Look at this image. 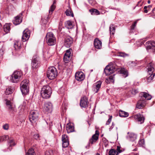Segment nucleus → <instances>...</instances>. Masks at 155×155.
I'll use <instances>...</instances> for the list:
<instances>
[{"label": "nucleus", "mask_w": 155, "mask_h": 155, "mask_svg": "<svg viewBox=\"0 0 155 155\" xmlns=\"http://www.w3.org/2000/svg\"><path fill=\"white\" fill-rule=\"evenodd\" d=\"M118 153L114 149H111L109 152V155H118Z\"/></svg>", "instance_id": "37"}, {"label": "nucleus", "mask_w": 155, "mask_h": 155, "mask_svg": "<svg viewBox=\"0 0 155 155\" xmlns=\"http://www.w3.org/2000/svg\"><path fill=\"white\" fill-rule=\"evenodd\" d=\"M26 155H36V154L34 150L32 148H31L28 150Z\"/></svg>", "instance_id": "39"}, {"label": "nucleus", "mask_w": 155, "mask_h": 155, "mask_svg": "<svg viewBox=\"0 0 155 155\" xmlns=\"http://www.w3.org/2000/svg\"><path fill=\"white\" fill-rule=\"evenodd\" d=\"M114 124L113 123H112V125L111 126V127L110 128H109V130L110 131V130L112 129L114 127Z\"/></svg>", "instance_id": "56"}, {"label": "nucleus", "mask_w": 155, "mask_h": 155, "mask_svg": "<svg viewBox=\"0 0 155 155\" xmlns=\"http://www.w3.org/2000/svg\"><path fill=\"white\" fill-rule=\"evenodd\" d=\"M128 135L126 138L129 141H135L137 138V135L133 133H128Z\"/></svg>", "instance_id": "17"}, {"label": "nucleus", "mask_w": 155, "mask_h": 155, "mask_svg": "<svg viewBox=\"0 0 155 155\" xmlns=\"http://www.w3.org/2000/svg\"><path fill=\"white\" fill-rule=\"evenodd\" d=\"M11 24H6L4 25L3 27V29L4 31L6 33L8 32L10 30V26Z\"/></svg>", "instance_id": "34"}, {"label": "nucleus", "mask_w": 155, "mask_h": 155, "mask_svg": "<svg viewBox=\"0 0 155 155\" xmlns=\"http://www.w3.org/2000/svg\"><path fill=\"white\" fill-rule=\"evenodd\" d=\"M62 23L61 21L59 23V27H61L62 26Z\"/></svg>", "instance_id": "58"}, {"label": "nucleus", "mask_w": 155, "mask_h": 155, "mask_svg": "<svg viewBox=\"0 0 155 155\" xmlns=\"http://www.w3.org/2000/svg\"><path fill=\"white\" fill-rule=\"evenodd\" d=\"M144 12L145 13H147L148 12V9L147 8H144Z\"/></svg>", "instance_id": "57"}, {"label": "nucleus", "mask_w": 155, "mask_h": 155, "mask_svg": "<svg viewBox=\"0 0 155 155\" xmlns=\"http://www.w3.org/2000/svg\"><path fill=\"white\" fill-rule=\"evenodd\" d=\"M39 135L38 134H35L33 135V138L36 140H38L39 139Z\"/></svg>", "instance_id": "50"}, {"label": "nucleus", "mask_w": 155, "mask_h": 155, "mask_svg": "<svg viewBox=\"0 0 155 155\" xmlns=\"http://www.w3.org/2000/svg\"><path fill=\"white\" fill-rule=\"evenodd\" d=\"M22 76V74L21 71H15L10 77V81L13 83H17L20 80Z\"/></svg>", "instance_id": "5"}, {"label": "nucleus", "mask_w": 155, "mask_h": 155, "mask_svg": "<svg viewBox=\"0 0 155 155\" xmlns=\"http://www.w3.org/2000/svg\"><path fill=\"white\" fill-rule=\"evenodd\" d=\"M52 108L53 105L51 103L46 102L45 103L43 109L45 112L51 113L52 111Z\"/></svg>", "instance_id": "13"}, {"label": "nucleus", "mask_w": 155, "mask_h": 155, "mask_svg": "<svg viewBox=\"0 0 155 155\" xmlns=\"http://www.w3.org/2000/svg\"><path fill=\"white\" fill-rule=\"evenodd\" d=\"M20 88L22 94H27L29 90L28 80L26 79L23 80L20 84Z\"/></svg>", "instance_id": "4"}, {"label": "nucleus", "mask_w": 155, "mask_h": 155, "mask_svg": "<svg viewBox=\"0 0 155 155\" xmlns=\"http://www.w3.org/2000/svg\"><path fill=\"white\" fill-rule=\"evenodd\" d=\"M9 138V137L8 135H4L3 136H0V142L6 140Z\"/></svg>", "instance_id": "40"}, {"label": "nucleus", "mask_w": 155, "mask_h": 155, "mask_svg": "<svg viewBox=\"0 0 155 155\" xmlns=\"http://www.w3.org/2000/svg\"><path fill=\"white\" fill-rule=\"evenodd\" d=\"M62 140L63 147H67L69 144L67 136L66 135H63L62 137Z\"/></svg>", "instance_id": "21"}, {"label": "nucleus", "mask_w": 155, "mask_h": 155, "mask_svg": "<svg viewBox=\"0 0 155 155\" xmlns=\"http://www.w3.org/2000/svg\"><path fill=\"white\" fill-rule=\"evenodd\" d=\"M150 0H148V1H147V2H148V4L150 3Z\"/></svg>", "instance_id": "61"}, {"label": "nucleus", "mask_w": 155, "mask_h": 155, "mask_svg": "<svg viewBox=\"0 0 155 155\" xmlns=\"http://www.w3.org/2000/svg\"><path fill=\"white\" fill-rule=\"evenodd\" d=\"M155 68V63L151 62L149 63L147 67L148 74L155 73L154 72Z\"/></svg>", "instance_id": "14"}, {"label": "nucleus", "mask_w": 155, "mask_h": 155, "mask_svg": "<svg viewBox=\"0 0 155 155\" xmlns=\"http://www.w3.org/2000/svg\"><path fill=\"white\" fill-rule=\"evenodd\" d=\"M96 155H100V154L99 153H97Z\"/></svg>", "instance_id": "64"}, {"label": "nucleus", "mask_w": 155, "mask_h": 155, "mask_svg": "<svg viewBox=\"0 0 155 155\" xmlns=\"http://www.w3.org/2000/svg\"><path fill=\"white\" fill-rule=\"evenodd\" d=\"M89 11L90 12L92 15L95 14L96 15H98L100 14V13L99 11L96 9H91Z\"/></svg>", "instance_id": "38"}, {"label": "nucleus", "mask_w": 155, "mask_h": 155, "mask_svg": "<svg viewBox=\"0 0 155 155\" xmlns=\"http://www.w3.org/2000/svg\"><path fill=\"white\" fill-rule=\"evenodd\" d=\"M94 45L95 48L100 49L102 47V42L98 38H95L94 41Z\"/></svg>", "instance_id": "23"}, {"label": "nucleus", "mask_w": 155, "mask_h": 155, "mask_svg": "<svg viewBox=\"0 0 155 155\" xmlns=\"http://www.w3.org/2000/svg\"><path fill=\"white\" fill-rule=\"evenodd\" d=\"M108 78L109 79V81H110L111 83H112L113 84L114 83V75H111Z\"/></svg>", "instance_id": "43"}, {"label": "nucleus", "mask_w": 155, "mask_h": 155, "mask_svg": "<svg viewBox=\"0 0 155 155\" xmlns=\"http://www.w3.org/2000/svg\"><path fill=\"white\" fill-rule=\"evenodd\" d=\"M30 31L28 29L25 30L23 32L22 37V40L23 42L25 41L28 40L30 37Z\"/></svg>", "instance_id": "16"}, {"label": "nucleus", "mask_w": 155, "mask_h": 155, "mask_svg": "<svg viewBox=\"0 0 155 155\" xmlns=\"http://www.w3.org/2000/svg\"><path fill=\"white\" fill-rule=\"evenodd\" d=\"M14 90L13 87H9L6 88L5 92L6 95H9L12 93Z\"/></svg>", "instance_id": "28"}, {"label": "nucleus", "mask_w": 155, "mask_h": 155, "mask_svg": "<svg viewBox=\"0 0 155 155\" xmlns=\"http://www.w3.org/2000/svg\"><path fill=\"white\" fill-rule=\"evenodd\" d=\"M38 114L37 111H32L30 112L29 116V119L32 124L36 122L38 120Z\"/></svg>", "instance_id": "8"}, {"label": "nucleus", "mask_w": 155, "mask_h": 155, "mask_svg": "<svg viewBox=\"0 0 155 155\" xmlns=\"http://www.w3.org/2000/svg\"><path fill=\"white\" fill-rule=\"evenodd\" d=\"M141 10V8H139V10H138V12H139Z\"/></svg>", "instance_id": "63"}, {"label": "nucleus", "mask_w": 155, "mask_h": 155, "mask_svg": "<svg viewBox=\"0 0 155 155\" xmlns=\"http://www.w3.org/2000/svg\"><path fill=\"white\" fill-rule=\"evenodd\" d=\"M109 31L110 34L114 35V34L115 31V28L114 25L113 24L110 25L109 27Z\"/></svg>", "instance_id": "32"}, {"label": "nucleus", "mask_w": 155, "mask_h": 155, "mask_svg": "<svg viewBox=\"0 0 155 155\" xmlns=\"http://www.w3.org/2000/svg\"><path fill=\"white\" fill-rule=\"evenodd\" d=\"M65 27L68 29H71L73 27V25L70 21H68L65 22Z\"/></svg>", "instance_id": "27"}, {"label": "nucleus", "mask_w": 155, "mask_h": 155, "mask_svg": "<svg viewBox=\"0 0 155 155\" xmlns=\"http://www.w3.org/2000/svg\"><path fill=\"white\" fill-rule=\"evenodd\" d=\"M116 70V68L112 65H107L104 70V72L106 75H109L113 73Z\"/></svg>", "instance_id": "9"}, {"label": "nucleus", "mask_w": 155, "mask_h": 155, "mask_svg": "<svg viewBox=\"0 0 155 155\" xmlns=\"http://www.w3.org/2000/svg\"><path fill=\"white\" fill-rule=\"evenodd\" d=\"M146 46L149 49H154L155 47V42L153 41H149L146 44Z\"/></svg>", "instance_id": "25"}, {"label": "nucleus", "mask_w": 155, "mask_h": 155, "mask_svg": "<svg viewBox=\"0 0 155 155\" xmlns=\"http://www.w3.org/2000/svg\"><path fill=\"white\" fill-rule=\"evenodd\" d=\"M66 15L67 16H70L73 17L74 15L71 8H69L68 9L66 10L65 12Z\"/></svg>", "instance_id": "36"}, {"label": "nucleus", "mask_w": 155, "mask_h": 155, "mask_svg": "<svg viewBox=\"0 0 155 155\" xmlns=\"http://www.w3.org/2000/svg\"><path fill=\"white\" fill-rule=\"evenodd\" d=\"M9 139V143L10 144V146L11 147H12L14 146L15 145V143L14 140L12 138H9L8 139Z\"/></svg>", "instance_id": "42"}, {"label": "nucleus", "mask_w": 155, "mask_h": 155, "mask_svg": "<svg viewBox=\"0 0 155 155\" xmlns=\"http://www.w3.org/2000/svg\"><path fill=\"white\" fill-rule=\"evenodd\" d=\"M31 66L33 70L38 68L40 66V61L38 57L34 55L31 61Z\"/></svg>", "instance_id": "7"}, {"label": "nucleus", "mask_w": 155, "mask_h": 155, "mask_svg": "<svg viewBox=\"0 0 155 155\" xmlns=\"http://www.w3.org/2000/svg\"><path fill=\"white\" fill-rule=\"evenodd\" d=\"M22 13H21L20 15L15 17L14 19L13 20V23L14 25H17L19 24L21 22L22 20Z\"/></svg>", "instance_id": "18"}, {"label": "nucleus", "mask_w": 155, "mask_h": 155, "mask_svg": "<svg viewBox=\"0 0 155 155\" xmlns=\"http://www.w3.org/2000/svg\"><path fill=\"white\" fill-rule=\"evenodd\" d=\"M153 12V13H155V9H153L152 11Z\"/></svg>", "instance_id": "60"}, {"label": "nucleus", "mask_w": 155, "mask_h": 155, "mask_svg": "<svg viewBox=\"0 0 155 155\" xmlns=\"http://www.w3.org/2000/svg\"><path fill=\"white\" fill-rule=\"evenodd\" d=\"M56 3V1L55 0L54 1L53 4L51 6L50 9L49 11V14L48 16V17L46 19V21H47L48 19L50 18L51 17V15L52 14L53 12L54 11L55 8V6L54 5Z\"/></svg>", "instance_id": "26"}, {"label": "nucleus", "mask_w": 155, "mask_h": 155, "mask_svg": "<svg viewBox=\"0 0 155 155\" xmlns=\"http://www.w3.org/2000/svg\"><path fill=\"white\" fill-rule=\"evenodd\" d=\"M134 118L140 122V124L143 123L144 120L145 118L143 115L140 114L136 115L134 116Z\"/></svg>", "instance_id": "24"}, {"label": "nucleus", "mask_w": 155, "mask_h": 155, "mask_svg": "<svg viewBox=\"0 0 155 155\" xmlns=\"http://www.w3.org/2000/svg\"><path fill=\"white\" fill-rule=\"evenodd\" d=\"M105 82L107 83H111L110 81H109V79L108 78H107L106 79V80H105Z\"/></svg>", "instance_id": "55"}, {"label": "nucleus", "mask_w": 155, "mask_h": 155, "mask_svg": "<svg viewBox=\"0 0 155 155\" xmlns=\"http://www.w3.org/2000/svg\"><path fill=\"white\" fill-rule=\"evenodd\" d=\"M151 7V5H149L147 6H145L144 7V8H147L148 11H149V9Z\"/></svg>", "instance_id": "53"}, {"label": "nucleus", "mask_w": 155, "mask_h": 155, "mask_svg": "<svg viewBox=\"0 0 155 155\" xmlns=\"http://www.w3.org/2000/svg\"><path fill=\"white\" fill-rule=\"evenodd\" d=\"M51 93V88L48 85L43 86L41 91V95L43 98L45 99L50 97Z\"/></svg>", "instance_id": "2"}, {"label": "nucleus", "mask_w": 155, "mask_h": 155, "mask_svg": "<svg viewBox=\"0 0 155 155\" xmlns=\"http://www.w3.org/2000/svg\"><path fill=\"white\" fill-rule=\"evenodd\" d=\"M46 41L49 45L52 46L56 43V38L51 32L48 33L46 36Z\"/></svg>", "instance_id": "6"}, {"label": "nucleus", "mask_w": 155, "mask_h": 155, "mask_svg": "<svg viewBox=\"0 0 155 155\" xmlns=\"http://www.w3.org/2000/svg\"><path fill=\"white\" fill-rule=\"evenodd\" d=\"M5 50V49L3 48V47H2V48L0 49V58L2 57L3 54H4V51Z\"/></svg>", "instance_id": "46"}, {"label": "nucleus", "mask_w": 155, "mask_h": 155, "mask_svg": "<svg viewBox=\"0 0 155 155\" xmlns=\"http://www.w3.org/2000/svg\"><path fill=\"white\" fill-rule=\"evenodd\" d=\"M155 75V73L150 74H148L146 77L147 80L148 82H150L153 79Z\"/></svg>", "instance_id": "30"}, {"label": "nucleus", "mask_w": 155, "mask_h": 155, "mask_svg": "<svg viewBox=\"0 0 155 155\" xmlns=\"http://www.w3.org/2000/svg\"><path fill=\"white\" fill-rule=\"evenodd\" d=\"M25 106L24 105H21L19 107V108L21 109H24V108H25Z\"/></svg>", "instance_id": "54"}, {"label": "nucleus", "mask_w": 155, "mask_h": 155, "mask_svg": "<svg viewBox=\"0 0 155 155\" xmlns=\"http://www.w3.org/2000/svg\"><path fill=\"white\" fill-rule=\"evenodd\" d=\"M144 143V140H140L138 142V144L140 145V146H143Z\"/></svg>", "instance_id": "47"}, {"label": "nucleus", "mask_w": 155, "mask_h": 155, "mask_svg": "<svg viewBox=\"0 0 155 155\" xmlns=\"http://www.w3.org/2000/svg\"><path fill=\"white\" fill-rule=\"evenodd\" d=\"M99 135V132L98 131L96 130L95 133L93 135L91 138L89 140V143L93 144L98 139Z\"/></svg>", "instance_id": "22"}, {"label": "nucleus", "mask_w": 155, "mask_h": 155, "mask_svg": "<svg viewBox=\"0 0 155 155\" xmlns=\"http://www.w3.org/2000/svg\"><path fill=\"white\" fill-rule=\"evenodd\" d=\"M119 114L120 116L122 117H127L129 115L128 113L121 110H119Z\"/></svg>", "instance_id": "33"}, {"label": "nucleus", "mask_w": 155, "mask_h": 155, "mask_svg": "<svg viewBox=\"0 0 155 155\" xmlns=\"http://www.w3.org/2000/svg\"><path fill=\"white\" fill-rule=\"evenodd\" d=\"M102 82L99 81L95 83L93 86V88L94 91L97 93L98 92L101 87Z\"/></svg>", "instance_id": "20"}, {"label": "nucleus", "mask_w": 155, "mask_h": 155, "mask_svg": "<svg viewBox=\"0 0 155 155\" xmlns=\"http://www.w3.org/2000/svg\"><path fill=\"white\" fill-rule=\"evenodd\" d=\"M89 102L88 98L85 96L81 97L80 101V106L82 107L86 108L88 106Z\"/></svg>", "instance_id": "11"}, {"label": "nucleus", "mask_w": 155, "mask_h": 155, "mask_svg": "<svg viewBox=\"0 0 155 155\" xmlns=\"http://www.w3.org/2000/svg\"><path fill=\"white\" fill-rule=\"evenodd\" d=\"M120 147L119 146H117V152L119 153H120L122 152V150H120Z\"/></svg>", "instance_id": "51"}, {"label": "nucleus", "mask_w": 155, "mask_h": 155, "mask_svg": "<svg viewBox=\"0 0 155 155\" xmlns=\"http://www.w3.org/2000/svg\"><path fill=\"white\" fill-rule=\"evenodd\" d=\"M75 77L76 80L79 81H81L84 80L85 76L82 72H78L76 73Z\"/></svg>", "instance_id": "19"}, {"label": "nucleus", "mask_w": 155, "mask_h": 155, "mask_svg": "<svg viewBox=\"0 0 155 155\" xmlns=\"http://www.w3.org/2000/svg\"><path fill=\"white\" fill-rule=\"evenodd\" d=\"M73 43V38L69 36H68L64 38V45L67 48L70 47Z\"/></svg>", "instance_id": "15"}, {"label": "nucleus", "mask_w": 155, "mask_h": 155, "mask_svg": "<svg viewBox=\"0 0 155 155\" xmlns=\"http://www.w3.org/2000/svg\"><path fill=\"white\" fill-rule=\"evenodd\" d=\"M112 118V116H110L109 118L107 121V122L106 123V125L109 124L110 123L111 121Z\"/></svg>", "instance_id": "49"}, {"label": "nucleus", "mask_w": 155, "mask_h": 155, "mask_svg": "<svg viewBox=\"0 0 155 155\" xmlns=\"http://www.w3.org/2000/svg\"><path fill=\"white\" fill-rule=\"evenodd\" d=\"M58 72L54 66L49 67L48 69L47 75L50 80H53L57 76Z\"/></svg>", "instance_id": "3"}, {"label": "nucleus", "mask_w": 155, "mask_h": 155, "mask_svg": "<svg viewBox=\"0 0 155 155\" xmlns=\"http://www.w3.org/2000/svg\"><path fill=\"white\" fill-rule=\"evenodd\" d=\"M118 55L119 56L125 57L129 56V54L125 53L124 52H119L118 53Z\"/></svg>", "instance_id": "41"}, {"label": "nucleus", "mask_w": 155, "mask_h": 155, "mask_svg": "<svg viewBox=\"0 0 155 155\" xmlns=\"http://www.w3.org/2000/svg\"><path fill=\"white\" fill-rule=\"evenodd\" d=\"M121 74L124 78H126L128 76V72L124 68H121L120 70Z\"/></svg>", "instance_id": "29"}, {"label": "nucleus", "mask_w": 155, "mask_h": 155, "mask_svg": "<svg viewBox=\"0 0 155 155\" xmlns=\"http://www.w3.org/2000/svg\"><path fill=\"white\" fill-rule=\"evenodd\" d=\"M72 51V49L69 48L66 51L64 56V61L65 63H68L70 59V58L72 55L71 52Z\"/></svg>", "instance_id": "12"}, {"label": "nucleus", "mask_w": 155, "mask_h": 155, "mask_svg": "<svg viewBox=\"0 0 155 155\" xmlns=\"http://www.w3.org/2000/svg\"><path fill=\"white\" fill-rule=\"evenodd\" d=\"M14 47L17 50H20L21 48L20 42L19 41H16L14 44Z\"/></svg>", "instance_id": "35"}, {"label": "nucleus", "mask_w": 155, "mask_h": 155, "mask_svg": "<svg viewBox=\"0 0 155 155\" xmlns=\"http://www.w3.org/2000/svg\"><path fill=\"white\" fill-rule=\"evenodd\" d=\"M66 129L68 133L72 132L74 131V127L72 125H68L66 127Z\"/></svg>", "instance_id": "31"}, {"label": "nucleus", "mask_w": 155, "mask_h": 155, "mask_svg": "<svg viewBox=\"0 0 155 155\" xmlns=\"http://www.w3.org/2000/svg\"><path fill=\"white\" fill-rule=\"evenodd\" d=\"M6 104L8 109L11 113H13L16 111L15 105L10 101L6 100Z\"/></svg>", "instance_id": "10"}, {"label": "nucleus", "mask_w": 155, "mask_h": 155, "mask_svg": "<svg viewBox=\"0 0 155 155\" xmlns=\"http://www.w3.org/2000/svg\"><path fill=\"white\" fill-rule=\"evenodd\" d=\"M137 149L136 148L133 150L134 151H137Z\"/></svg>", "instance_id": "62"}, {"label": "nucleus", "mask_w": 155, "mask_h": 155, "mask_svg": "<svg viewBox=\"0 0 155 155\" xmlns=\"http://www.w3.org/2000/svg\"><path fill=\"white\" fill-rule=\"evenodd\" d=\"M138 92V91L136 89H133L131 92V93L134 94L135 95Z\"/></svg>", "instance_id": "48"}, {"label": "nucleus", "mask_w": 155, "mask_h": 155, "mask_svg": "<svg viewBox=\"0 0 155 155\" xmlns=\"http://www.w3.org/2000/svg\"><path fill=\"white\" fill-rule=\"evenodd\" d=\"M140 98L137 102L136 107L139 109H142L146 105V100L151 99V96L145 92H141L140 93Z\"/></svg>", "instance_id": "1"}, {"label": "nucleus", "mask_w": 155, "mask_h": 155, "mask_svg": "<svg viewBox=\"0 0 155 155\" xmlns=\"http://www.w3.org/2000/svg\"><path fill=\"white\" fill-rule=\"evenodd\" d=\"M3 128L4 129L7 130L8 128V126L7 124H5L3 126Z\"/></svg>", "instance_id": "52"}, {"label": "nucleus", "mask_w": 155, "mask_h": 155, "mask_svg": "<svg viewBox=\"0 0 155 155\" xmlns=\"http://www.w3.org/2000/svg\"><path fill=\"white\" fill-rule=\"evenodd\" d=\"M45 155H53V153L52 150H49L46 151L45 153Z\"/></svg>", "instance_id": "44"}, {"label": "nucleus", "mask_w": 155, "mask_h": 155, "mask_svg": "<svg viewBox=\"0 0 155 155\" xmlns=\"http://www.w3.org/2000/svg\"><path fill=\"white\" fill-rule=\"evenodd\" d=\"M137 24V21H136L134 22L130 27L131 30H133L136 27Z\"/></svg>", "instance_id": "45"}, {"label": "nucleus", "mask_w": 155, "mask_h": 155, "mask_svg": "<svg viewBox=\"0 0 155 155\" xmlns=\"http://www.w3.org/2000/svg\"><path fill=\"white\" fill-rule=\"evenodd\" d=\"M90 145H89V143L88 144V145L86 146V148H88L89 147Z\"/></svg>", "instance_id": "59"}]
</instances>
